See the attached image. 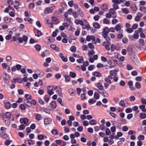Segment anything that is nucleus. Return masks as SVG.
<instances>
[{"label":"nucleus","mask_w":146,"mask_h":146,"mask_svg":"<svg viewBox=\"0 0 146 146\" xmlns=\"http://www.w3.org/2000/svg\"><path fill=\"white\" fill-rule=\"evenodd\" d=\"M109 138L110 139L108 140V143L110 145H112L114 143L113 139L114 138V137L112 135H110Z\"/></svg>","instance_id":"12"},{"label":"nucleus","mask_w":146,"mask_h":146,"mask_svg":"<svg viewBox=\"0 0 146 146\" xmlns=\"http://www.w3.org/2000/svg\"><path fill=\"white\" fill-rule=\"evenodd\" d=\"M101 7L102 10L105 11H106L108 9V6L106 4H102Z\"/></svg>","instance_id":"34"},{"label":"nucleus","mask_w":146,"mask_h":146,"mask_svg":"<svg viewBox=\"0 0 146 146\" xmlns=\"http://www.w3.org/2000/svg\"><path fill=\"white\" fill-rule=\"evenodd\" d=\"M70 76L72 78H74L76 76V74L73 72H70Z\"/></svg>","instance_id":"61"},{"label":"nucleus","mask_w":146,"mask_h":146,"mask_svg":"<svg viewBox=\"0 0 146 146\" xmlns=\"http://www.w3.org/2000/svg\"><path fill=\"white\" fill-rule=\"evenodd\" d=\"M68 4L69 6L71 7H72L74 5L73 1L72 0L69 1Z\"/></svg>","instance_id":"58"},{"label":"nucleus","mask_w":146,"mask_h":146,"mask_svg":"<svg viewBox=\"0 0 146 146\" xmlns=\"http://www.w3.org/2000/svg\"><path fill=\"white\" fill-rule=\"evenodd\" d=\"M140 117L141 119H144L146 117V114L143 113H141L140 114Z\"/></svg>","instance_id":"37"},{"label":"nucleus","mask_w":146,"mask_h":146,"mask_svg":"<svg viewBox=\"0 0 146 146\" xmlns=\"http://www.w3.org/2000/svg\"><path fill=\"white\" fill-rule=\"evenodd\" d=\"M137 138L139 141L143 140L144 139V136L142 135H140L138 136Z\"/></svg>","instance_id":"50"},{"label":"nucleus","mask_w":146,"mask_h":146,"mask_svg":"<svg viewBox=\"0 0 146 146\" xmlns=\"http://www.w3.org/2000/svg\"><path fill=\"white\" fill-rule=\"evenodd\" d=\"M31 83L28 82L24 84V86L26 88H28L31 86Z\"/></svg>","instance_id":"44"},{"label":"nucleus","mask_w":146,"mask_h":146,"mask_svg":"<svg viewBox=\"0 0 146 146\" xmlns=\"http://www.w3.org/2000/svg\"><path fill=\"white\" fill-rule=\"evenodd\" d=\"M4 104L5 108L7 109L10 108L11 106V103L9 102H4Z\"/></svg>","instance_id":"29"},{"label":"nucleus","mask_w":146,"mask_h":146,"mask_svg":"<svg viewBox=\"0 0 146 146\" xmlns=\"http://www.w3.org/2000/svg\"><path fill=\"white\" fill-rule=\"evenodd\" d=\"M120 49V47L119 46L116 47L115 45L113 44H111V51H113L115 50H119Z\"/></svg>","instance_id":"17"},{"label":"nucleus","mask_w":146,"mask_h":146,"mask_svg":"<svg viewBox=\"0 0 146 146\" xmlns=\"http://www.w3.org/2000/svg\"><path fill=\"white\" fill-rule=\"evenodd\" d=\"M74 23L76 25L79 24L82 26H84L83 22L82 20L76 19L74 21Z\"/></svg>","instance_id":"13"},{"label":"nucleus","mask_w":146,"mask_h":146,"mask_svg":"<svg viewBox=\"0 0 146 146\" xmlns=\"http://www.w3.org/2000/svg\"><path fill=\"white\" fill-rule=\"evenodd\" d=\"M56 92L57 93L59 96L61 97H62L63 95L62 94V89L59 87H58L56 86Z\"/></svg>","instance_id":"4"},{"label":"nucleus","mask_w":146,"mask_h":146,"mask_svg":"<svg viewBox=\"0 0 146 146\" xmlns=\"http://www.w3.org/2000/svg\"><path fill=\"white\" fill-rule=\"evenodd\" d=\"M44 123L45 125L50 124L52 121V119L50 117H47L44 119Z\"/></svg>","instance_id":"7"},{"label":"nucleus","mask_w":146,"mask_h":146,"mask_svg":"<svg viewBox=\"0 0 146 146\" xmlns=\"http://www.w3.org/2000/svg\"><path fill=\"white\" fill-rule=\"evenodd\" d=\"M121 10L125 14H127L129 12L127 8H122Z\"/></svg>","instance_id":"38"},{"label":"nucleus","mask_w":146,"mask_h":146,"mask_svg":"<svg viewBox=\"0 0 146 146\" xmlns=\"http://www.w3.org/2000/svg\"><path fill=\"white\" fill-rule=\"evenodd\" d=\"M57 101L61 104V105L62 106H64L63 103L62 102V99L61 98H58L57 99Z\"/></svg>","instance_id":"53"},{"label":"nucleus","mask_w":146,"mask_h":146,"mask_svg":"<svg viewBox=\"0 0 146 146\" xmlns=\"http://www.w3.org/2000/svg\"><path fill=\"white\" fill-rule=\"evenodd\" d=\"M4 122L5 125H9L10 123V120L8 119H6L5 117H3Z\"/></svg>","instance_id":"21"},{"label":"nucleus","mask_w":146,"mask_h":146,"mask_svg":"<svg viewBox=\"0 0 146 146\" xmlns=\"http://www.w3.org/2000/svg\"><path fill=\"white\" fill-rule=\"evenodd\" d=\"M13 39L14 41H17V40H18L20 42H23V40L22 37H16V36H14L13 37Z\"/></svg>","instance_id":"20"},{"label":"nucleus","mask_w":146,"mask_h":146,"mask_svg":"<svg viewBox=\"0 0 146 146\" xmlns=\"http://www.w3.org/2000/svg\"><path fill=\"white\" fill-rule=\"evenodd\" d=\"M44 100L45 102H48L49 100V98L48 96L46 95L44 97Z\"/></svg>","instance_id":"45"},{"label":"nucleus","mask_w":146,"mask_h":146,"mask_svg":"<svg viewBox=\"0 0 146 146\" xmlns=\"http://www.w3.org/2000/svg\"><path fill=\"white\" fill-rule=\"evenodd\" d=\"M139 30H137L135 31V33L133 35V37L135 39H137L139 38Z\"/></svg>","instance_id":"25"},{"label":"nucleus","mask_w":146,"mask_h":146,"mask_svg":"<svg viewBox=\"0 0 146 146\" xmlns=\"http://www.w3.org/2000/svg\"><path fill=\"white\" fill-rule=\"evenodd\" d=\"M139 108L142 111L145 112V111L146 110V109H145V105H140L139 106Z\"/></svg>","instance_id":"35"},{"label":"nucleus","mask_w":146,"mask_h":146,"mask_svg":"<svg viewBox=\"0 0 146 146\" xmlns=\"http://www.w3.org/2000/svg\"><path fill=\"white\" fill-rule=\"evenodd\" d=\"M5 77H4V80L5 82H7L9 81V77L8 74L5 73Z\"/></svg>","instance_id":"27"},{"label":"nucleus","mask_w":146,"mask_h":146,"mask_svg":"<svg viewBox=\"0 0 146 146\" xmlns=\"http://www.w3.org/2000/svg\"><path fill=\"white\" fill-rule=\"evenodd\" d=\"M24 20L26 21H27L28 22L30 23H32L33 21V19H31L28 17H27L24 19Z\"/></svg>","instance_id":"32"},{"label":"nucleus","mask_w":146,"mask_h":146,"mask_svg":"<svg viewBox=\"0 0 146 146\" xmlns=\"http://www.w3.org/2000/svg\"><path fill=\"white\" fill-rule=\"evenodd\" d=\"M4 21L6 23H9V18L7 16H5L3 18Z\"/></svg>","instance_id":"51"},{"label":"nucleus","mask_w":146,"mask_h":146,"mask_svg":"<svg viewBox=\"0 0 146 146\" xmlns=\"http://www.w3.org/2000/svg\"><path fill=\"white\" fill-rule=\"evenodd\" d=\"M93 74L94 76L98 77H100L101 75V74L100 72L97 71H96L94 72Z\"/></svg>","instance_id":"41"},{"label":"nucleus","mask_w":146,"mask_h":146,"mask_svg":"<svg viewBox=\"0 0 146 146\" xmlns=\"http://www.w3.org/2000/svg\"><path fill=\"white\" fill-rule=\"evenodd\" d=\"M135 87L137 89H139L141 87L140 84L139 82H136L135 84Z\"/></svg>","instance_id":"47"},{"label":"nucleus","mask_w":146,"mask_h":146,"mask_svg":"<svg viewBox=\"0 0 146 146\" xmlns=\"http://www.w3.org/2000/svg\"><path fill=\"white\" fill-rule=\"evenodd\" d=\"M38 102L41 105H44V103L43 101L41 98H38Z\"/></svg>","instance_id":"52"},{"label":"nucleus","mask_w":146,"mask_h":146,"mask_svg":"<svg viewBox=\"0 0 146 146\" xmlns=\"http://www.w3.org/2000/svg\"><path fill=\"white\" fill-rule=\"evenodd\" d=\"M113 18H115L116 17V14L115 11L113 9H110L109 11Z\"/></svg>","instance_id":"5"},{"label":"nucleus","mask_w":146,"mask_h":146,"mask_svg":"<svg viewBox=\"0 0 146 146\" xmlns=\"http://www.w3.org/2000/svg\"><path fill=\"white\" fill-rule=\"evenodd\" d=\"M110 43L108 41H107L105 42V47L106 49L107 50H110Z\"/></svg>","instance_id":"19"},{"label":"nucleus","mask_w":146,"mask_h":146,"mask_svg":"<svg viewBox=\"0 0 146 146\" xmlns=\"http://www.w3.org/2000/svg\"><path fill=\"white\" fill-rule=\"evenodd\" d=\"M76 60L79 63H82L83 62V58L82 57H80Z\"/></svg>","instance_id":"42"},{"label":"nucleus","mask_w":146,"mask_h":146,"mask_svg":"<svg viewBox=\"0 0 146 146\" xmlns=\"http://www.w3.org/2000/svg\"><path fill=\"white\" fill-rule=\"evenodd\" d=\"M94 27L96 29H99L100 28V25L97 23H95L93 24Z\"/></svg>","instance_id":"43"},{"label":"nucleus","mask_w":146,"mask_h":146,"mask_svg":"<svg viewBox=\"0 0 146 146\" xmlns=\"http://www.w3.org/2000/svg\"><path fill=\"white\" fill-rule=\"evenodd\" d=\"M38 138L40 140H42L44 138L46 139L47 137L43 135H39L38 136Z\"/></svg>","instance_id":"30"},{"label":"nucleus","mask_w":146,"mask_h":146,"mask_svg":"<svg viewBox=\"0 0 146 146\" xmlns=\"http://www.w3.org/2000/svg\"><path fill=\"white\" fill-rule=\"evenodd\" d=\"M123 27V26L122 24L119 23L116 25L115 27V29L117 32L122 33L123 32L122 29Z\"/></svg>","instance_id":"2"},{"label":"nucleus","mask_w":146,"mask_h":146,"mask_svg":"<svg viewBox=\"0 0 146 146\" xmlns=\"http://www.w3.org/2000/svg\"><path fill=\"white\" fill-rule=\"evenodd\" d=\"M125 0H112V2L115 4H119L122 3H123Z\"/></svg>","instance_id":"26"},{"label":"nucleus","mask_w":146,"mask_h":146,"mask_svg":"<svg viewBox=\"0 0 146 146\" xmlns=\"http://www.w3.org/2000/svg\"><path fill=\"white\" fill-rule=\"evenodd\" d=\"M42 33L39 30L36 29L35 31V35L36 36L39 37L42 35Z\"/></svg>","instance_id":"14"},{"label":"nucleus","mask_w":146,"mask_h":146,"mask_svg":"<svg viewBox=\"0 0 146 146\" xmlns=\"http://www.w3.org/2000/svg\"><path fill=\"white\" fill-rule=\"evenodd\" d=\"M13 5L14 8L17 10L19 8V6L20 5V3L19 1L15 0Z\"/></svg>","instance_id":"11"},{"label":"nucleus","mask_w":146,"mask_h":146,"mask_svg":"<svg viewBox=\"0 0 146 146\" xmlns=\"http://www.w3.org/2000/svg\"><path fill=\"white\" fill-rule=\"evenodd\" d=\"M51 105L52 107L54 108H55L56 107V102L55 101H52L51 103Z\"/></svg>","instance_id":"39"},{"label":"nucleus","mask_w":146,"mask_h":146,"mask_svg":"<svg viewBox=\"0 0 146 146\" xmlns=\"http://www.w3.org/2000/svg\"><path fill=\"white\" fill-rule=\"evenodd\" d=\"M56 88V86H48L47 89L48 90L47 93L48 94L50 95L53 94H54V91L55 90Z\"/></svg>","instance_id":"1"},{"label":"nucleus","mask_w":146,"mask_h":146,"mask_svg":"<svg viewBox=\"0 0 146 146\" xmlns=\"http://www.w3.org/2000/svg\"><path fill=\"white\" fill-rule=\"evenodd\" d=\"M20 121L21 123L27 124L28 123L29 119L27 118H21L20 119Z\"/></svg>","instance_id":"9"},{"label":"nucleus","mask_w":146,"mask_h":146,"mask_svg":"<svg viewBox=\"0 0 146 146\" xmlns=\"http://www.w3.org/2000/svg\"><path fill=\"white\" fill-rule=\"evenodd\" d=\"M9 33V35L6 36H5V39L7 40H9L11 38L12 33L11 31H10Z\"/></svg>","instance_id":"28"},{"label":"nucleus","mask_w":146,"mask_h":146,"mask_svg":"<svg viewBox=\"0 0 146 146\" xmlns=\"http://www.w3.org/2000/svg\"><path fill=\"white\" fill-rule=\"evenodd\" d=\"M142 14L141 13H138L137 14L135 18V20L136 21H139L140 20V18L142 17Z\"/></svg>","instance_id":"10"},{"label":"nucleus","mask_w":146,"mask_h":146,"mask_svg":"<svg viewBox=\"0 0 146 146\" xmlns=\"http://www.w3.org/2000/svg\"><path fill=\"white\" fill-rule=\"evenodd\" d=\"M3 117H5L6 119H8L10 120H13V115L11 114L10 112H9L6 113Z\"/></svg>","instance_id":"3"},{"label":"nucleus","mask_w":146,"mask_h":146,"mask_svg":"<svg viewBox=\"0 0 146 146\" xmlns=\"http://www.w3.org/2000/svg\"><path fill=\"white\" fill-rule=\"evenodd\" d=\"M35 5L33 3H31L29 4V8L30 9H33Z\"/></svg>","instance_id":"63"},{"label":"nucleus","mask_w":146,"mask_h":146,"mask_svg":"<svg viewBox=\"0 0 146 146\" xmlns=\"http://www.w3.org/2000/svg\"><path fill=\"white\" fill-rule=\"evenodd\" d=\"M95 39L94 36H87L86 37V40L88 41H89L91 40L94 41Z\"/></svg>","instance_id":"16"},{"label":"nucleus","mask_w":146,"mask_h":146,"mask_svg":"<svg viewBox=\"0 0 146 146\" xmlns=\"http://www.w3.org/2000/svg\"><path fill=\"white\" fill-rule=\"evenodd\" d=\"M95 67V66L94 65H91L89 66L88 67V70L90 71H92V70Z\"/></svg>","instance_id":"62"},{"label":"nucleus","mask_w":146,"mask_h":146,"mask_svg":"<svg viewBox=\"0 0 146 146\" xmlns=\"http://www.w3.org/2000/svg\"><path fill=\"white\" fill-rule=\"evenodd\" d=\"M140 10L144 13H146V7H142L140 9Z\"/></svg>","instance_id":"48"},{"label":"nucleus","mask_w":146,"mask_h":146,"mask_svg":"<svg viewBox=\"0 0 146 146\" xmlns=\"http://www.w3.org/2000/svg\"><path fill=\"white\" fill-rule=\"evenodd\" d=\"M96 102V100L93 98L90 99L88 101L89 103L90 104H92Z\"/></svg>","instance_id":"36"},{"label":"nucleus","mask_w":146,"mask_h":146,"mask_svg":"<svg viewBox=\"0 0 146 146\" xmlns=\"http://www.w3.org/2000/svg\"><path fill=\"white\" fill-rule=\"evenodd\" d=\"M119 71L118 69H116L114 70H111L110 72V73L111 75L113 76H115L117 74V72Z\"/></svg>","instance_id":"18"},{"label":"nucleus","mask_w":146,"mask_h":146,"mask_svg":"<svg viewBox=\"0 0 146 146\" xmlns=\"http://www.w3.org/2000/svg\"><path fill=\"white\" fill-rule=\"evenodd\" d=\"M35 48L38 51H39L41 48V47L40 45L38 44L35 45Z\"/></svg>","instance_id":"49"},{"label":"nucleus","mask_w":146,"mask_h":146,"mask_svg":"<svg viewBox=\"0 0 146 146\" xmlns=\"http://www.w3.org/2000/svg\"><path fill=\"white\" fill-rule=\"evenodd\" d=\"M12 60L11 57L9 55L7 56L6 57V60L8 62H10Z\"/></svg>","instance_id":"55"},{"label":"nucleus","mask_w":146,"mask_h":146,"mask_svg":"<svg viewBox=\"0 0 146 146\" xmlns=\"http://www.w3.org/2000/svg\"><path fill=\"white\" fill-rule=\"evenodd\" d=\"M109 32V29L108 27H106L104 29L102 33L108 34Z\"/></svg>","instance_id":"40"},{"label":"nucleus","mask_w":146,"mask_h":146,"mask_svg":"<svg viewBox=\"0 0 146 146\" xmlns=\"http://www.w3.org/2000/svg\"><path fill=\"white\" fill-rule=\"evenodd\" d=\"M42 115L39 113H36L35 115V119L38 122L42 119Z\"/></svg>","instance_id":"6"},{"label":"nucleus","mask_w":146,"mask_h":146,"mask_svg":"<svg viewBox=\"0 0 146 146\" xmlns=\"http://www.w3.org/2000/svg\"><path fill=\"white\" fill-rule=\"evenodd\" d=\"M70 50L72 52H75L76 50V47L74 46H72L70 48Z\"/></svg>","instance_id":"56"},{"label":"nucleus","mask_w":146,"mask_h":146,"mask_svg":"<svg viewBox=\"0 0 146 146\" xmlns=\"http://www.w3.org/2000/svg\"><path fill=\"white\" fill-rule=\"evenodd\" d=\"M77 12L78 15L80 17H83L84 16V14L83 11L81 10L80 9L78 10H77Z\"/></svg>","instance_id":"24"},{"label":"nucleus","mask_w":146,"mask_h":146,"mask_svg":"<svg viewBox=\"0 0 146 146\" xmlns=\"http://www.w3.org/2000/svg\"><path fill=\"white\" fill-rule=\"evenodd\" d=\"M44 13L48 14L51 13L52 12V10L50 7H47L44 10Z\"/></svg>","instance_id":"22"},{"label":"nucleus","mask_w":146,"mask_h":146,"mask_svg":"<svg viewBox=\"0 0 146 146\" xmlns=\"http://www.w3.org/2000/svg\"><path fill=\"white\" fill-rule=\"evenodd\" d=\"M72 15L75 18H76L78 17V15L76 11H73L72 12Z\"/></svg>","instance_id":"64"},{"label":"nucleus","mask_w":146,"mask_h":146,"mask_svg":"<svg viewBox=\"0 0 146 146\" xmlns=\"http://www.w3.org/2000/svg\"><path fill=\"white\" fill-rule=\"evenodd\" d=\"M94 97L96 99H99L100 98V96L99 94L96 92H95L94 94Z\"/></svg>","instance_id":"46"},{"label":"nucleus","mask_w":146,"mask_h":146,"mask_svg":"<svg viewBox=\"0 0 146 146\" xmlns=\"http://www.w3.org/2000/svg\"><path fill=\"white\" fill-rule=\"evenodd\" d=\"M105 132L106 134L107 135H109L111 133L110 129L108 128L106 129Z\"/></svg>","instance_id":"54"},{"label":"nucleus","mask_w":146,"mask_h":146,"mask_svg":"<svg viewBox=\"0 0 146 146\" xmlns=\"http://www.w3.org/2000/svg\"><path fill=\"white\" fill-rule=\"evenodd\" d=\"M36 24L39 28H40L41 27V24L39 21H37L36 22Z\"/></svg>","instance_id":"60"},{"label":"nucleus","mask_w":146,"mask_h":146,"mask_svg":"<svg viewBox=\"0 0 146 146\" xmlns=\"http://www.w3.org/2000/svg\"><path fill=\"white\" fill-rule=\"evenodd\" d=\"M94 85L95 86H96L100 90H101L103 89V86L101 83H96Z\"/></svg>","instance_id":"15"},{"label":"nucleus","mask_w":146,"mask_h":146,"mask_svg":"<svg viewBox=\"0 0 146 146\" xmlns=\"http://www.w3.org/2000/svg\"><path fill=\"white\" fill-rule=\"evenodd\" d=\"M56 142L57 144L60 145L61 146H64L66 145V143L63 140H56Z\"/></svg>","instance_id":"8"},{"label":"nucleus","mask_w":146,"mask_h":146,"mask_svg":"<svg viewBox=\"0 0 146 146\" xmlns=\"http://www.w3.org/2000/svg\"><path fill=\"white\" fill-rule=\"evenodd\" d=\"M25 104L27 107H30L31 106V102L28 100H26L25 102Z\"/></svg>","instance_id":"31"},{"label":"nucleus","mask_w":146,"mask_h":146,"mask_svg":"<svg viewBox=\"0 0 146 146\" xmlns=\"http://www.w3.org/2000/svg\"><path fill=\"white\" fill-rule=\"evenodd\" d=\"M104 23L105 24H108L110 23L109 20L105 18L103 19V21Z\"/></svg>","instance_id":"59"},{"label":"nucleus","mask_w":146,"mask_h":146,"mask_svg":"<svg viewBox=\"0 0 146 146\" xmlns=\"http://www.w3.org/2000/svg\"><path fill=\"white\" fill-rule=\"evenodd\" d=\"M139 42L140 44L142 45H144V40L142 39H140L139 40Z\"/></svg>","instance_id":"57"},{"label":"nucleus","mask_w":146,"mask_h":146,"mask_svg":"<svg viewBox=\"0 0 146 146\" xmlns=\"http://www.w3.org/2000/svg\"><path fill=\"white\" fill-rule=\"evenodd\" d=\"M89 123L90 125H94L97 123V121L94 119L91 120L90 121Z\"/></svg>","instance_id":"33"},{"label":"nucleus","mask_w":146,"mask_h":146,"mask_svg":"<svg viewBox=\"0 0 146 146\" xmlns=\"http://www.w3.org/2000/svg\"><path fill=\"white\" fill-rule=\"evenodd\" d=\"M50 47L54 50L56 51H59L60 50L55 45L52 44L50 45Z\"/></svg>","instance_id":"23"}]
</instances>
